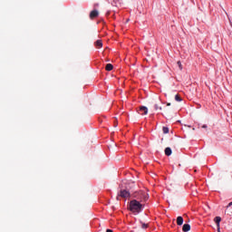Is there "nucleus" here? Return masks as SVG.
I'll return each mask as SVG.
<instances>
[{"mask_svg":"<svg viewBox=\"0 0 232 232\" xmlns=\"http://www.w3.org/2000/svg\"><path fill=\"white\" fill-rule=\"evenodd\" d=\"M129 208L132 213H140L142 209V204L137 201V199H133L130 202Z\"/></svg>","mask_w":232,"mask_h":232,"instance_id":"1","label":"nucleus"},{"mask_svg":"<svg viewBox=\"0 0 232 232\" xmlns=\"http://www.w3.org/2000/svg\"><path fill=\"white\" fill-rule=\"evenodd\" d=\"M119 197H121V198H130V192L126 189H122L118 194L117 200H119Z\"/></svg>","mask_w":232,"mask_h":232,"instance_id":"2","label":"nucleus"},{"mask_svg":"<svg viewBox=\"0 0 232 232\" xmlns=\"http://www.w3.org/2000/svg\"><path fill=\"white\" fill-rule=\"evenodd\" d=\"M89 17H90V19H95L96 17H99V11H97V10H92V11L90 13Z\"/></svg>","mask_w":232,"mask_h":232,"instance_id":"3","label":"nucleus"},{"mask_svg":"<svg viewBox=\"0 0 232 232\" xmlns=\"http://www.w3.org/2000/svg\"><path fill=\"white\" fill-rule=\"evenodd\" d=\"M140 115H148V107L140 106Z\"/></svg>","mask_w":232,"mask_h":232,"instance_id":"4","label":"nucleus"},{"mask_svg":"<svg viewBox=\"0 0 232 232\" xmlns=\"http://www.w3.org/2000/svg\"><path fill=\"white\" fill-rule=\"evenodd\" d=\"M214 222L216 223L217 227H220V222H222V218H220V217H216V218H214Z\"/></svg>","mask_w":232,"mask_h":232,"instance_id":"5","label":"nucleus"},{"mask_svg":"<svg viewBox=\"0 0 232 232\" xmlns=\"http://www.w3.org/2000/svg\"><path fill=\"white\" fill-rule=\"evenodd\" d=\"M190 229H191V226L189 224H184L183 225V227H182L183 232L190 231Z\"/></svg>","mask_w":232,"mask_h":232,"instance_id":"6","label":"nucleus"},{"mask_svg":"<svg viewBox=\"0 0 232 232\" xmlns=\"http://www.w3.org/2000/svg\"><path fill=\"white\" fill-rule=\"evenodd\" d=\"M182 224H184V218L179 216V217L177 218V225H178V226H182Z\"/></svg>","mask_w":232,"mask_h":232,"instance_id":"7","label":"nucleus"},{"mask_svg":"<svg viewBox=\"0 0 232 232\" xmlns=\"http://www.w3.org/2000/svg\"><path fill=\"white\" fill-rule=\"evenodd\" d=\"M105 70L107 72H111V70H113V64L111 63H107L106 66H105Z\"/></svg>","mask_w":232,"mask_h":232,"instance_id":"8","label":"nucleus"},{"mask_svg":"<svg viewBox=\"0 0 232 232\" xmlns=\"http://www.w3.org/2000/svg\"><path fill=\"white\" fill-rule=\"evenodd\" d=\"M172 151H171V148L167 147L165 149V155H167V157H169L171 155Z\"/></svg>","mask_w":232,"mask_h":232,"instance_id":"9","label":"nucleus"},{"mask_svg":"<svg viewBox=\"0 0 232 232\" xmlns=\"http://www.w3.org/2000/svg\"><path fill=\"white\" fill-rule=\"evenodd\" d=\"M95 46H96L97 48H102V40H97V41L95 42Z\"/></svg>","mask_w":232,"mask_h":232,"instance_id":"10","label":"nucleus"},{"mask_svg":"<svg viewBox=\"0 0 232 232\" xmlns=\"http://www.w3.org/2000/svg\"><path fill=\"white\" fill-rule=\"evenodd\" d=\"M175 101H177V102H180L182 101V98L180 97V94H176L175 95Z\"/></svg>","mask_w":232,"mask_h":232,"instance_id":"11","label":"nucleus"},{"mask_svg":"<svg viewBox=\"0 0 232 232\" xmlns=\"http://www.w3.org/2000/svg\"><path fill=\"white\" fill-rule=\"evenodd\" d=\"M162 131H163V133H169V128H168V127H163V128H162Z\"/></svg>","mask_w":232,"mask_h":232,"instance_id":"12","label":"nucleus"},{"mask_svg":"<svg viewBox=\"0 0 232 232\" xmlns=\"http://www.w3.org/2000/svg\"><path fill=\"white\" fill-rule=\"evenodd\" d=\"M154 110H162V107L159 106V104L154 105Z\"/></svg>","mask_w":232,"mask_h":232,"instance_id":"13","label":"nucleus"},{"mask_svg":"<svg viewBox=\"0 0 232 232\" xmlns=\"http://www.w3.org/2000/svg\"><path fill=\"white\" fill-rule=\"evenodd\" d=\"M141 227L142 229H148V224L142 223Z\"/></svg>","mask_w":232,"mask_h":232,"instance_id":"14","label":"nucleus"},{"mask_svg":"<svg viewBox=\"0 0 232 232\" xmlns=\"http://www.w3.org/2000/svg\"><path fill=\"white\" fill-rule=\"evenodd\" d=\"M177 64H178L179 70H182V63H180V61H179V62L177 63Z\"/></svg>","mask_w":232,"mask_h":232,"instance_id":"15","label":"nucleus"},{"mask_svg":"<svg viewBox=\"0 0 232 232\" xmlns=\"http://www.w3.org/2000/svg\"><path fill=\"white\" fill-rule=\"evenodd\" d=\"M231 206H232V201L227 205V208H231Z\"/></svg>","mask_w":232,"mask_h":232,"instance_id":"16","label":"nucleus"},{"mask_svg":"<svg viewBox=\"0 0 232 232\" xmlns=\"http://www.w3.org/2000/svg\"><path fill=\"white\" fill-rule=\"evenodd\" d=\"M106 232H113L111 229H107Z\"/></svg>","mask_w":232,"mask_h":232,"instance_id":"17","label":"nucleus"},{"mask_svg":"<svg viewBox=\"0 0 232 232\" xmlns=\"http://www.w3.org/2000/svg\"><path fill=\"white\" fill-rule=\"evenodd\" d=\"M201 128H208V125H202Z\"/></svg>","mask_w":232,"mask_h":232,"instance_id":"18","label":"nucleus"},{"mask_svg":"<svg viewBox=\"0 0 232 232\" xmlns=\"http://www.w3.org/2000/svg\"><path fill=\"white\" fill-rule=\"evenodd\" d=\"M218 232H220V227H218Z\"/></svg>","mask_w":232,"mask_h":232,"instance_id":"19","label":"nucleus"},{"mask_svg":"<svg viewBox=\"0 0 232 232\" xmlns=\"http://www.w3.org/2000/svg\"><path fill=\"white\" fill-rule=\"evenodd\" d=\"M167 106H171V103H167Z\"/></svg>","mask_w":232,"mask_h":232,"instance_id":"20","label":"nucleus"}]
</instances>
